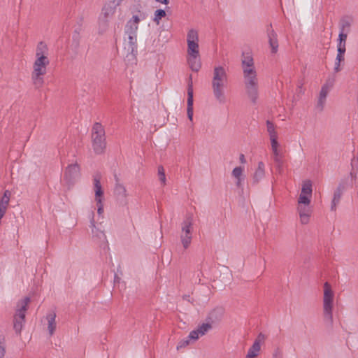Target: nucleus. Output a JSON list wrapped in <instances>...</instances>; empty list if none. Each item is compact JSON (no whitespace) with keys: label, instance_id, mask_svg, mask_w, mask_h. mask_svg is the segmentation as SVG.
Segmentation results:
<instances>
[{"label":"nucleus","instance_id":"1","mask_svg":"<svg viewBox=\"0 0 358 358\" xmlns=\"http://www.w3.org/2000/svg\"><path fill=\"white\" fill-rule=\"evenodd\" d=\"M48 55L47 45L43 41L39 42L36 48V59L31 74V78L36 89L41 88L44 83V76L47 73V69L50 64Z\"/></svg>","mask_w":358,"mask_h":358},{"label":"nucleus","instance_id":"2","mask_svg":"<svg viewBox=\"0 0 358 358\" xmlns=\"http://www.w3.org/2000/svg\"><path fill=\"white\" fill-rule=\"evenodd\" d=\"M228 85V76L225 69L221 66H215L211 80V87L215 99L220 103L226 102L225 89Z\"/></svg>","mask_w":358,"mask_h":358},{"label":"nucleus","instance_id":"3","mask_svg":"<svg viewBox=\"0 0 358 358\" xmlns=\"http://www.w3.org/2000/svg\"><path fill=\"white\" fill-rule=\"evenodd\" d=\"M243 83L248 97L256 103L259 97V82L256 69L243 71Z\"/></svg>","mask_w":358,"mask_h":358},{"label":"nucleus","instance_id":"4","mask_svg":"<svg viewBox=\"0 0 358 358\" xmlns=\"http://www.w3.org/2000/svg\"><path fill=\"white\" fill-rule=\"evenodd\" d=\"M334 292L331 289V285L328 282H326L324 284L323 317L324 322L330 326H331L334 322Z\"/></svg>","mask_w":358,"mask_h":358},{"label":"nucleus","instance_id":"5","mask_svg":"<svg viewBox=\"0 0 358 358\" xmlns=\"http://www.w3.org/2000/svg\"><path fill=\"white\" fill-rule=\"evenodd\" d=\"M92 148L96 154H102L106 147L105 129L99 122H95L91 133Z\"/></svg>","mask_w":358,"mask_h":358},{"label":"nucleus","instance_id":"6","mask_svg":"<svg viewBox=\"0 0 358 358\" xmlns=\"http://www.w3.org/2000/svg\"><path fill=\"white\" fill-rule=\"evenodd\" d=\"M29 302V297H25L20 300L17 304L16 313L13 318V328L15 333L18 335L21 334V331L24 324L25 313Z\"/></svg>","mask_w":358,"mask_h":358},{"label":"nucleus","instance_id":"7","mask_svg":"<svg viewBox=\"0 0 358 358\" xmlns=\"http://www.w3.org/2000/svg\"><path fill=\"white\" fill-rule=\"evenodd\" d=\"M192 215H189L182 223L180 241L185 249H187L192 241Z\"/></svg>","mask_w":358,"mask_h":358},{"label":"nucleus","instance_id":"8","mask_svg":"<svg viewBox=\"0 0 358 358\" xmlns=\"http://www.w3.org/2000/svg\"><path fill=\"white\" fill-rule=\"evenodd\" d=\"M80 176V168L77 163L69 164L64 173V181L69 186L73 185Z\"/></svg>","mask_w":358,"mask_h":358},{"label":"nucleus","instance_id":"9","mask_svg":"<svg viewBox=\"0 0 358 358\" xmlns=\"http://www.w3.org/2000/svg\"><path fill=\"white\" fill-rule=\"evenodd\" d=\"M188 55H199V34L197 31L190 29L187 36Z\"/></svg>","mask_w":358,"mask_h":358},{"label":"nucleus","instance_id":"10","mask_svg":"<svg viewBox=\"0 0 358 358\" xmlns=\"http://www.w3.org/2000/svg\"><path fill=\"white\" fill-rule=\"evenodd\" d=\"M271 146L273 152V158L278 168L282 166V152L280 149V144L278 142V138L271 140Z\"/></svg>","mask_w":358,"mask_h":358},{"label":"nucleus","instance_id":"11","mask_svg":"<svg viewBox=\"0 0 358 358\" xmlns=\"http://www.w3.org/2000/svg\"><path fill=\"white\" fill-rule=\"evenodd\" d=\"M346 188V182H341L334 192L333 199L331 203V210L336 211L337 206L339 204L341 196Z\"/></svg>","mask_w":358,"mask_h":358},{"label":"nucleus","instance_id":"12","mask_svg":"<svg viewBox=\"0 0 358 358\" xmlns=\"http://www.w3.org/2000/svg\"><path fill=\"white\" fill-rule=\"evenodd\" d=\"M115 184L114 187V195L115 197L122 201L126 203L128 193L125 186L120 182V179L117 176H115Z\"/></svg>","mask_w":358,"mask_h":358},{"label":"nucleus","instance_id":"13","mask_svg":"<svg viewBox=\"0 0 358 358\" xmlns=\"http://www.w3.org/2000/svg\"><path fill=\"white\" fill-rule=\"evenodd\" d=\"M212 329V325L206 322L198 326L197 329L192 331L189 334V338L196 341L200 336L207 334Z\"/></svg>","mask_w":358,"mask_h":358},{"label":"nucleus","instance_id":"14","mask_svg":"<svg viewBox=\"0 0 358 358\" xmlns=\"http://www.w3.org/2000/svg\"><path fill=\"white\" fill-rule=\"evenodd\" d=\"M187 113L188 118L192 121L193 117V86L192 75L189 76L188 82Z\"/></svg>","mask_w":358,"mask_h":358},{"label":"nucleus","instance_id":"15","mask_svg":"<svg viewBox=\"0 0 358 358\" xmlns=\"http://www.w3.org/2000/svg\"><path fill=\"white\" fill-rule=\"evenodd\" d=\"M224 313V310L223 308L217 307L209 313L206 320L211 325L218 323L222 320Z\"/></svg>","mask_w":358,"mask_h":358},{"label":"nucleus","instance_id":"16","mask_svg":"<svg viewBox=\"0 0 358 358\" xmlns=\"http://www.w3.org/2000/svg\"><path fill=\"white\" fill-rule=\"evenodd\" d=\"M140 18L137 15H134L133 17L129 20L124 27V34H137L138 29V23Z\"/></svg>","mask_w":358,"mask_h":358},{"label":"nucleus","instance_id":"17","mask_svg":"<svg viewBox=\"0 0 358 358\" xmlns=\"http://www.w3.org/2000/svg\"><path fill=\"white\" fill-rule=\"evenodd\" d=\"M124 41L127 42L125 48L132 55L137 52V34H124Z\"/></svg>","mask_w":358,"mask_h":358},{"label":"nucleus","instance_id":"18","mask_svg":"<svg viewBox=\"0 0 358 358\" xmlns=\"http://www.w3.org/2000/svg\"><path fill=\"white\" fill-rule=\"evenodd\" d=\"M298 212L299 214L301 223L303 224H308L309 222L310 217L311 215V209L309 205H299Z\"/></svg>","mask_w":358,"mask_h":358},{"label":"nucleus","instance_id":"19","mask_svg":"<svg viewBox=\"0 0 358 358\" xmlns=\"http://www.w3.org/2000/svg\"><path fill=\"white\" fill-rule=\"evenodd\" d=\"M243 71L255 69L254 59L250 52H243L241 58Z\"/></svg>","mask_w":358,"mask_h":358},{"label":"nucleus","instance_id":"20","mask_svg":"<svg viewBox=\"0 0 358 358\" xmlns=\"http://www.w3.org/2000/svg\"><path fill=\"white\" fill-rule=\"evenodd\" d=\"M267 34L271 52L272 53H275L278 51V42L277 39V34L272 29L271 25H270L267 29Z\"/></svg>","mask_w":358,"mask_h":358},{"label":"nucleus","instance_id":"21","mask_svg":"<svg viewBox=\"0 0 358 358\" xmlns=\"http://www.w3.org/2000/svg\"><path fill=\"white\" fill-rule=\"evenodd\" d=\"M101 176L96 174L94 176V188L95 192V200L98 203H101V196L103 194L101 185Z\"/></svg>","mask_w":358,"mask_h":358},{"label":"nucleus","instance_id":"22","mask_svg":"<svg viewBox=\"0 0 358 358\" xmlns=\"http://www.w3.org/2000/svg\"><path fill=\"white\" fill-rule=\"evenodd\" d=\"M188 64L193 71H199L201 69V64L199 55H188Z\"/></svg>","mask_w":358,"mask_h":358},{"label":"nucleus","instance_id":"23","mask_svg":"<svg viewBox=\"0 0 358 358\" xmlns=\"http://www.w3.org/2000/svg\"><path fill=\"white\" fill-rule=\"evenodd\" d=\"M90 217L91 219L90 227L92 229V234H93V236H96L99 239L105 240L106 236H105L104 233L102 231L99 230L96 227L95 222H94V213L93 211L91 212Z\"/></svg>","mask_w":358,"mask_h":358},{"label":"nucleus","instance_id":"24","mask_svg":"<svg viewBox=\"0 0 358 358\" xmlns=\"http://www.w3.org/2000/svg\"><path fill=\"white\" fill-rule=\"evenodd\" d=\"M56 313L55 312H51L48 313L46 316V320L48 321V329L50 336L53 335L56 329Z\"/></svg>","mask_w":358,"mask_h":358},{"label":"nucleus","instance_id":"25","mask_svg":"<svg viewBox=\"0 0 358 358\" xmlns=\"http://www.w3.org/2000/svg\"><path fill=\"white\" fill-rule=\"evenodd\" d=\"M265 166L262 162H259L258 163V167L256 169L254 176H253V182L254 183H258L259 180H261L265 175Z\"/></svg>","mask_w":358,"mask_h":358},{"label":"nucleus","instance_id":"26","mask_svg":"<svg viewBox=\"0 0 358 358\" xmlns=\"http://www.w3.org/2000/svg\"><path fill=\"white\" fill-rule=\"evenodd\" d=\"M352 20L349 17H343L339 22L340 31L349 33L352 25Z\"/></svg>","mask_w":358,"mask_h":358},{"label":"nucleus","instance_id":"27","mask_svg":"<svg viewBox=\"0 0 358 358\" xmlns=\"http://www.w3.org/2000/svg\"><path fill=\"white\" fill-rule=\"evenodd\" d=\"M261 350V345L257 342H254L250 348L245 356L247 358H255L258 356Z\"/></svg>","mask_w":358,"mask_h":358},{"label":"nucleus","instance_id":"28","mask_svg":"<svg viewBox=\"0 0 358 358\" xmlns=\"http://www.w3.org/2000/svg\"><path fill=\"white\" fill-rule=\"evenodd\" d=\"M115 7L110 5L104 6L99 16L110 20L115 13Z\"/></svg>","mask_w":358,"mask_h":358},{"label":"nucleus","instance_id":"29","mask_svg":"<svg viewBox=\"0 0 358 358\" xmlns=\"http://www.w3.org/2000/svg\"><path fill=\"white\" fill-rule=\"evenodd\" d=\"M266 129L267 132L269 135L270 140L278 138V134L275 131V127L272 122L270 120L266 121Z\"/></svg>","mask_w":358,"mask_h":358},{"label":"nucleus","instance_id":"30","mask_svg":"<svg viewBox=\"0 0 358 358\" xmlns=\"http://www.w3.org/2000/svg\"><path fill=\"white\" fill-rule=\"evenodd\" d=\"M109 25V20L103 17H99V33L103 34L108 29Z\"/></svg>","mask_w":358,"mask_h":358},{"label":"nucleus","instance_id":"31","mask_svg":"<svg viewBox=\"0 0 358 358\" xmlns=\"http://www.w3.org/2000/svg\"><path fill=\"white\" fill-rule=\"evenodd\" d=\"M166 16V12L162 9H157L154 14L153 21L158 25L159 24L160 20Z\"/></svg>","mask_w":358,"mask_h":358},{"label":"nucleus","instance_id":"32","mask_svg":"<svg viewBox=\"0 0 358 358\" xmlns=\"http://www.w3.org/2000/svg\"><path fill=\"white\" fill-rule=\"evenodd\" d=\"M302 194H308L311 196L312 194V184L310 181L303 183L301 189Z\"/></svg>","mask_w":358,"mask_h":358},{"label":"nucleus","instance_id":"33","mask_svg":"<svg viewBox=\"0 0 358 358\" xmlns=\"http://www.w3.org/2000/svg\"><path fill=\"white\" fill-rule=\"evenodd\" d=\"M310 197L308 194L301 193L298 201L299 205H310Z\"/></svg>","mask_w":358,"mask_h":358},{"label":"nucleus","instance_id":"34","mask_svg":"<svg viewBox=\"0 0 358 358\" xmlns=\"http://www.w3.org/2000/svg\"><path fill=\"white\" fill-rule=\"evenodd\" d=\"M158 176L163 185H166V176L164 169L162 166H158Z\"/></svg>","mask_w":358,"mask_h":358},{"label":"nucleus","instance_id":"35","mask_svg":"<svg viewBox=\"0 0 358 358\" xmlns=\"http://www.w3.org/2000/svg\"><path fill=\"white\" fill-rule=\"evenodd\" d=\"M330 87L331 86H329L328 84L324 85L322 87L319 97H321L322 99H326L330 90Z\"/></svg>","mask_w":358,"mask_h":358},{"label":"nucleus","instance_id":"36","mask_svg":"<svg viewBox=\"0 0 358 358\" xmlns=\"http://www.w3.org/2000/svg\"><path fill=\"white\" fill-rule=\"evenodd\" d=\"M344 60V55L337 54L336 62L335 63L334 71L338 72L340 71V63Z\"/></svg>","mask_w":358,"mask_h":358},{"label":"nucleus","instance_id":"37","mask_svg":"<svg viewBox=\"0 0 358 358\" xmlns=\"http://www.w3.org/2000/svg\"><path fill=\"white\" fill-rule=\"evenodd\" d=\"M243 168L241 167V166H237L236 168L234 169V170L232 171V176L236 178V179L237 178H241V176L243 173Z\"/></svg>","mask_w":358,"mask_h":358},{"label":"nucleus","instance_id":"38","mask_svg":"<svg viewBox=\"0 0 358 358\" xmlns=\"http://www.w3.org/2000/svg\"><path fill=\"white\" fill-rule=\"evenodd\" d=\"M190 340H191V339H190V338H189V336H188V337H187V338H186V339H182V340H181V341L178 343V345H177V348H177V350H179L180 349H181V348H185V347L187 346V345L189 344V341H190Z\"/></svg>","mask_w":358,"mask_h":358},{"label":"nucleus","instance_id":"39","mask_svg":"<svg viewBox=\"0 0 358 358\" xmlns=\"http://www.w3.org/2000/svg\"><path fill=\"white\" fill-rule=\"evenodd\" d=\"M348 34V33H344V32L340 31V34L338 36V44H341V45L343 44V45H345Z\"/></svg>","mask_w":358,"mask_h":358},{"label":"nucleus","instance_id":"40","mask_svg":"<svg viewBox=\"0 0 358 358\" xmlns=\"http://www.w3.org/2000/svg\"><path fill=\"white\" fill-rule=\"evenodd\" d=\"M272 358H283L282 351L279 348H275L272 354Z\"/></svg>","mask_w":358,"mask_h":358},{"label":"nucleus","instance_id":"41","mask_svg":"<svg viewBox=\"0 0 358 358\" xmlns=\"http://www.w3.org/2000/svg\"><path fill=\"white\" fill-rule=\"evenodd\" d=\"M326 99H322L321 97H319L317 101V107L320 109V110H322L324 108V106L325 103Z\"/></svg>","mask_w":358,"mask_h":358},{"label":"nucleus","instance_id":"42","mask_svg":"<svg viewBox=\"0 0 358 358\" xmlns=\"http://www.w3.org/2000/svg\"><path fill=\"white\" fill-rule=\"evenodd\" d=\"M9 203V196H3L0 201V206L8 207Z\"/></svg>","mask_w":358,"mask_h":358},{"label":"nucleus","instance_id":"43","mask_svg":"<svg viewBox=\"0 0 358 358\" xmlns=\"http://www.w3.org/2000/svg\"><path fill=\"white\" fill-rule=\"evenodd\" d=\"M345 52V45L338 44V54L344 55Z\"/></svg>","mask_w":358,"mask_h":358},{"label":"nucleus","instance_id":"44","mask_svg":"<svg viewBox=\"0 0 358 358\" xmlns=\"http://www.w3.org/2000/svg\"><path fill=\"white\" fill-rule=\"evenodd\" d=\"M265 339V336L260 333L258 336H257V338L255 339V342H257L259 344L261 345V343L263 342Z\"/></svg>","mask_w":358,"mask_h":358},{"label":"nucleus","instance_id":"45","mask_svg":"<svg viewBox=\"0 0 358 358\" xmlns=\"http://www.w3.org/2000/svg\"><path fill=\"white\" fill-rule=\"evenodd\" d=\"M5 355V346L3 343H0V358H3Z\"/></svg>","mask_w":358,"mask_h":358},{"label":"nucleus","instance_id":"46","mask_svg":"<svg viewBox=\"0 0 358 358\" xmlns=\"http://www.w3.org/2000/svg\"><path fill=\"white\" fill-rule=\"evenodd\" d=\"M6 210H7V207L0 206V217L1 218H2L4 216V215L6 214Z\"/></svg>","mask_w":358,"mask_h":358},{"label":"nucleus","instance_id":"47","mask_svg":"<svg viewBox=\"0 0 358 358\" xmlns=\"http://www.w3.org/2000/svg\"><path fill=\"white\" fill-rule=\"evenodd\" d=\"M97 205H98L97 213H98V214L101 215L103 212V207L102 203L101 202V203H97Z\"/></svg>","mask_w":358,"mask_h":358},{"label":"nucleus","instance_id":"48","mask_svg":"<svg viewBox=\"0 0 358 358\" xmlns=\"http://www.w3.org/2000/svg\"><path fill=\"white\" fill-rule=\"evenodd\" d=\"M155 1L160 3L162 4L168 5L169 3V0H155Z\"/></svg>","mask_w":358,"mask_h":358},{"label":"nucleus","instance_id":"49","mask_svg":"<svg viewBox=\"0 0 358 358\" xmlns=\"http://www.w3.org/2000/svg\"><path fill=\"white\" fill-rule=\"evenodd\" d=\"M240 161H241V163H245V159L244 155L241 154L240 155Z\"/></svg>","mask_w":358,"mask_h":358},{"label":"nucleus","instance_id":"50","mask_svg":"<svg viewBox=\"0 0 358 358\" xmlns=\"http://www.w3.org/2000/svg\"><path fill=\"white\" fill-rule=\"evenodd\" d=\"M241 185V178H237V181H236V185L238 187H240Z\"/></svg>","mask_w":358,"mask_h":358},{"label":"nucleus","instance_id":"51","mask_svg":"<svg viewBox=\"0 0 358 358\" xmlns=\"http://www.w3.org/2000/svg\"><path fill=\"white\" fill-rule=\"evenodd\" d=\"M123 0H114L117 5H119Z\"/></svg>","mask_w":358,"mask_h":358},{"label":"nucleus","instance_id":"52","mask_svg":"<svg viewBox=\"0 0 358 358\" xmlns=\"http://www.w3.org/2000/svg\"><path fill=\"white\" fill-rule=\"evenodd\" d=\"M7 193H8V191H6L3 196H8L7 195Z\"/></svg>","mask_w":358,"mask_h":358},{"label":"nucleus","instance_id":"53","mask_svg":"<svg viewBox=\"0 0 358 358\" xmlns=\"http://www.w3.org/2000/svg\"><path fill=\"white\" fill-rule=\"evenodd\" d=\"M245 358H247V357H245Z\"/></svg>","mask_w":358,"mask_h":358}]
</instances>
